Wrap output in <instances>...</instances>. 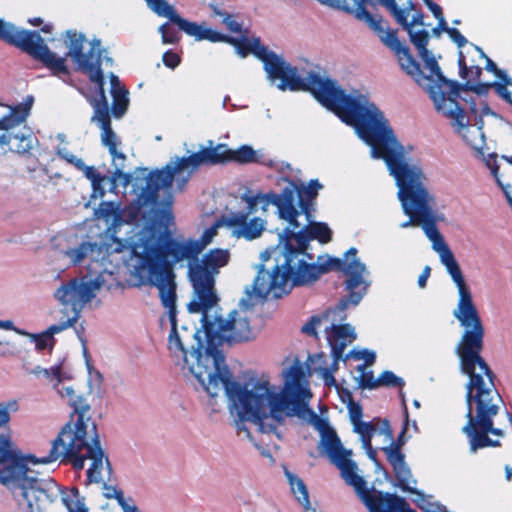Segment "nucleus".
<instances>
[{
  "mask_svg": "<svg viewBox=\"0 0 512 512\" xmlns=\"http://www.w3.org/2000/svg\"><path fill=\"white\" fill-rule=\"evenodd\" d=\"M264 69L277 89L310 92L343 122L354 126L360 138L371 147V156L383 159L395 178L403 212L409 217L400 227L420 225L428 197L427 177L419 164L405 160L404 148L379 108L366 95L346 94L336 80L320 71L299 69V66H264Z\"/></svg>",
  "mask_w": 512,
  "mask_h": 512,
  "instance_id": "1",
  "label": "nucleus"
},
{
  "mask_svg": "<svg viewBox=\"0 0 512 512\" xmlns=\"http://www.w3.org/2000/svg\"><path fill=\"white\" fill-rule=\"evenodd\" d=\"M433 203L434 196L428 191L420 225L458 288L459 301L454 317L465 328L456 347L461 371L469 376L466 384L467 422L462 431H502L494 427L493 420L503 400L495 387L493 372L481 357L484 328L459 264L437 228Z\"/></svg>",
  "mask_w": 512,
  "mask_h": 512,
  "instance_id": "2",
  "label": "nucleus"
},
{
  "mask_svg": "<svg viewBox=\"0 0 512 512\" xmlns=\"http://www.w3.org/2000/svg\"><path fill=\"white\" fill-rule=\"evenodd\" d=\"M247 287V298L240 300L241 310H233L228 318L224 319L219 313L218 297L209 304L202 302H189L187 309L190 313H201L202 329L205 342L201 339V330L194 326L177 323L176 300H173V308L163 306L167 310L171 331L168 336V348L173 357L183 362V367L198 380L204 390L215 397L221 390L225 395L229 393L230 384H237L229 371L225 357L220 350L224 342L240 343L251 340L253 332L250 326L248 308L252 306V298H266L268 296L257 295L253 289ZM272 297V293H269Z\"/></svg>",
  "mask_w": 512,
  "mask_h": 512,
  "instance_id": "3",
  "label": "nucleus"
},
{
  "mask_svg": "<svg viewBox=\"0 0 512 512\" xmlns=\"http://www.w3.org/2000/svg\"><path fill=\"white\" fill-rule=\"evenodd\" d=\"M306 219L308 224L298 231L299 222L298 227L289 223L284 229L282 238L285 245L276 257V264L271 271L261 266L254 280V291L260 296L272 293L274 298H280L295 286L311 284L329 271H341L346 277L344 286L348 295L340 299L339 309L357 306L371 284L368 280L370 272L357 258V249L351 247L344 259L319 256L316 263L309 262L313 260V256L307 253L309 241L318 240L326 244L332 239V231L324 222H313L311 217Z\"/></svg>",
  "mask_w": 512,
  "mask_h": 512,
  "instance_id": "4",
  "label": "nucleus"
},
{
  "mask_svg": "<svg viewBox=\"0 0 512 512\" xmlns=\"http://www.w3.org/2000/svg\"><path fill=\"white\" fill-rule=\"evenodd\" d=\"M285 383L282 389L272 385L265 378H252L244 384H230L226 395L231 409L239 418L237 429L247 434L245 422L249 421L258 427L261 433L276 434L278 427L286 417L300 416L310 411L307 406L311 393L301 384L304 377L302 367L296 363L284 374Z\"/></svg>",
  "mask_w": 512,
  "mask_h": 512,
  "instance_id": "5",
  "label": "nucleus"
},
{
  "mask_svg": "<svg viewBox=\"0 0 512 512\" xmlns=\"http://www.w3.org/2000/svg\"><path fill=\"white\" fill-rule=\"evenodd\" d=\"M145 181V186L136 199L124 208L121 207L120 202L103 201L95 211L96 216L108 224L107 231L110 233L108 249L112 252L129 249L137 258L134 275L140 281L141 274L138 267L142 265L144 259L135 251V245L142 242V236L148 227L158 229V223L169 222L173 218L170 210L172 201L168 196H165L164 201L160 199L163 188L158 178L154 176V171L148 173Z\"/></svg>",
  "mask_w": 512,
  "mask_h": 512,
  "instance_id": "6",
  "label": "nucleus"
},
{
  "mask_svg": "<svg viewBox=\"0 0 512 512\" xmlns=\"http://www.w3.org/2000/svg\"><path fill=\"white\" fill-rule=\"evenodd\" d=\"M419 87L428 93L435 110L447 117L455 132L473 149H481L485 143L483 121L469 125L465 111L480 116L493 114L480 95H473L463 85L447 79L440 66H401Z\"/></svg>",
  "mask_w": 512,
  "mask_h": 512,
  "instance_id": "7",
  "label": "nucleus"
},
{
  "mask_svg": "<svg viewBox=\"0 0 512 512\" xmlns=\"http://www.w3.org/2000/svg\"><path fill=\"white\" fill-rule=\"evenodd\" d=\"M215 234V228L211 227L203 232L200 239L178 240L166 230L148 227L142 242L134 247L144 259L139 267L141 284L157 287L162 305L173 308V300H177L173 265L184 260H197Z\"/></svg>",
  "mask_w": 512,
  "mask_h": 512,
  "instance_id": "8",
  "label": "nucleus"
},
{
  "mask_svg": "<svg viewBox=\"0 0 512 512\" xmlns=\"http://www.w3.org/2000/svg\"><path fill=\"white\" fill-rule=\"evenodd\" d=\"M58 393L67 398L73 408L71 421L60 431L52 442L48 455L41 457L42 464L56 461L60 456L67 459L76 470L84 468L85 460L92 461L87 470L90 482L100 483L104 469V451L101 448L96 424L87 416L90 405L84 397L77 395L72 387L58 389Z\"/></svg>",
  "mask_w": 512,
  "mask_h": 512,
  "instance_id": "9",
  "label": "nucleus"
},
{
  "mask_svg": "<svg viewBox=\"0 0 512 512\" xmlns=\"http://www.w3.org/2000/svg\"><path fill=\"white\" fill-rule=\"evenodd\" d=\"M0 39L18 47L42 64H108L112 62L101 41H88L85 34L74 29L61 32L49 43L38 31L16 27L0 19Z\"/></svg>",
  "mask_w": 512,
  "mask_h": 512,
  "instance_id": "10",
  "label": "nucleus"
},
{
  "mask_svg": "<svg viewBox=\"0 0 512 512\" xmlns=\"http://www.w3.org/2000/svg\"><path fill=\"white\" fill-rule=\"evenodd\" d=\"M242 200L245 201L246 211L231 212L225 217L227 226L233 229V235L237 238L248 240L255 239L261 235L265 229V221L260 218L248 220L249 215L257 212L258 206L266 211L269 205L277 207L278 215L281 219L298 227V210L295 207V187L293 185L285 186L281 193L269 192L266 194L258 193L256 195L244 194Z\"/></svg>",
  "mask_w": 512,
  "mask_h": 512,
  "instance_id": "11",
  "label": "nucleus"
},
{
  "mask_svg": "<svg viewBox=\"0 0 512 512\" xmlns=\"http://www.w3.org/2000/svg\"><path fill=\"white\" fill-rule=\"evenodd\" d=\"M226 162H229V148L225 144H218L215 147H203L188 157L175 156L163 169L154 170V176L162 185L163 195L168 196L171 201L170 191L173 183L179 191H182L199 167Z\"/></svg>",
  "mask_w": 512,
  "mask_h": 512,
  "instance_id": "12",
  "label": "nucleus"
},
{
  "mask_svg": "<svg viewBox=\"0 0 512 512\" xmlns=\"http://www.w3.org/2000/svg\"><path fill=\"white\" fill-rule=\"evenodd\" d=\"M211 17L218 19L229 32L237 36L227 35L228 38L236 41V44H230L234 48V52L240 59H245L249 55H253L263 64H287L282 53H279L267 45H265L260 37L253 35L244 27L238 15L227 11L217 4L209 5Z\"/></svg>",
  "mask_w": 512,
  "mask_h": 512,
  "instance_id": "13",
  "label": "nucleus"
},
{
  "mask_svg": "<svg viewBox=\"0 0 512 512\" xmlns=\"http://www.w3.org/2000/svg\"><path fill=\"white\" fill-rule=\"evenodd\" d=\"M115 282L116 278L113 272L107 269L95 270L94 275L90 268L87 274L62 282L54 291L53 296L61 306L83 310L102 288L110 290Z\"/></svg>",
  "mask_w": 512,
  "mask_h": 512,
  "instance_id": "14",
  "label": "nucleus"
},
{
  "mask_svg": "<svg viewBox=\"0 0 512 512\" xmlns=\"http://www.w3.org/2000/svg\"><path fill=\"white\" fill-rule=\"evenodd\" d=\"M310 412L313 415V425L320 434L319 448L321 452L340 470L344 481L352 486L356 493H359L367 486V483L357 474V465L351 459V450L343 447L336 431L326 419L318 417L312 411Z\"/></svg>",
  "mask_w": 512,
  "mask_h": 512,
  "instance_id": "15",
  "label": "nucleus"
},
{
  "mask_svg": "<svg viewBox=\"0 0 512 512\" xmlns=\"http://www.w3.org/2000/svg\"><path fill=\"white\" fill-rule=\"evenodd\" d=\"M230 260L227 249H211L201 260L188 261V276L193 287V299L190 302H202L207 305L217 297L215 293V276L220 268L226 266Z\"/></svg>",
  "mask_w": 512,
  "mask_h": 512,
  "instance_id": "16",
  "label": "nucleus"
},
{
  "mask_svg": "<svg viewBox=\"0 0 512 512\" xmlns=\"http://www.w3.org/2000/svg\"><path fill=\"white\" fill-rule=\"evenodd\" d=\"M33 97L28 96L23 103L9 107V113L0 118V156L7 152L17 154L29 153L37 142L31 130L27 127L17 132L10 130L25 122L33 104Z\"/></svg>",
  "mask_w": 512,
  "mask_h": 512,
  "instance_id": "17",
  "label": "nucleus"
},
{
  "mask_svg": "<svg viewBox=\"0 0 512 512\" xmlns=\"http://www.w3.org/2000/svg\"><path fill=\"white\" fill-rule=\"evenodd\" d=\"M380 4L389 10L395 20L408 31L411 42L425 64H437L438 60L427 49L429 32L425 27L428 25L424 23L422 13L414 9L412 0H406L402 5H399L396 0H380Z\"/></svg>",
  "mask_w": 512,
  "mask_h": 512,
  "instance_id": "18",
  "label": "nucleus"
},
{
  "mask_svg": "<svg viewBox=\"0 0 512 512\" xmlns=\"http://www.w3.org/2000/svg\"><path fill=\"white\" fill-rule=\"evenodd\" d=\"M17 410L15 401L0 402V479L29 469V464H42L41 457L23 455L11 442L9 431L10 411Z\"/></svg>",
  "mask_w": 512,
  "mask_h": 512,
  "instance_id": "19",
  "label": "nucleus"
},
{
  "mask_svg": "<svg viewBox=\"0 0 512 512\" xmlns=\"http://www.w3.org/2000/svg\"><path fill=\"white\" fill-rule=\"evenodd\" d=\"M51 70V74L62 79L64 82L76 86L72 73H81L87 76L92 83L95 84L96 93L99 99L92 102L93 116L92 122H95L99 128L111 125L109 114V105L105 95L104 84L105 78L101 66H47Z\"/></svg>",
  "mask_w": 512,
  "mask_h": 512,
  "instance_id": "20",
  "label": "nucleus"
},
{
  "mask_svg": "<svg viewBox=\"0 0 512 512\" xmlns=\"http://www.w3.org/2000/svg\"><path fill=\"white\" fill-rule=\"evenodd\" d=\"M30 473L32 471L27 469L10 476L6 474L0 483L12 491L19 512H43L42 504L48 495L41 481Z\"/></svg>",
  "mask_w": 512,
  "mask_h": 512,
  "instance_id": "21",
  "label": "nucleus"
},
{
  "mask_svg": "<svg viewBox=\"0 0 512 512\" xmlns=\"http://www.w3.org/2000/svg\"><path fill=\"white\" fill-rule=\"evenodd\" d=\"M357 7L353 11V15L361 21H364L371 30L377 35L380 41L392 50L400 60H408L409 64H416L409 55L408 48L400 42L396 31L385 25L382 18L373 17L365 8L370 0H356ZM380 3V0H378Z\"/></svg>",
  "mask_w": 512,
  "mask_h": 512,
  "instance_id": "22",
  "label": "nucleus"
},
{
  "mask_svg": "<svg viewBox=\"0 0 512 512\" xmlns=\"http://www.w3.org/2000/svg\"><path fill=\"white\" fill-rule=\"evenodd\" d=\"M460 74L464 78L468 71L473 72V69L476 70L478 74V78H481L482 69L480 66H459ZM484 70L494 75L497 80L488 82L481 81L476 86L467 82L464 87L467 88L470 93L475 92V95H480L482 92H486L489 88H493L495 92L505 101L509 102L512 105V82L508 78V75L503 71L498 69V66H484Z\"/></svg>",
  "mask_w": 512,
  "mask_h": 512,
  "instance_id": "23",
  "label": "nucleus"
},
{
  "mask_svg": "<svg viewBox=\"0 0 512 512\" xmlns=\"http://www.w3.org/2000/svg\"><path fill=\"white\" fill-rule=\"evenodd\" d=\"M108 244L109 242L102 245L97 242L82 241L76 246L64 250L63 254L75 266L88 261V270L91 268L95 275V270H103V262L109 254L113 253L108 249Z\"/></svg>",
  "mask_w": 512,
  "mask_h": 512,
  "instance_id": "24",
  "label": "nucleus"
},
{
  "mask_svg": "<svg viewBox=\"0 0 512 512\" xmlns=\"http://www.w3.org/2000/svg\"><path fill=\"white\" fill-rule=\"evenodd\" d=\"M387 460L393 468L397 479V486L403 491L417 493L415 490L416 480L413 479L411 470L405 462V455L401 452L400 445L392 443L384 447Z\"/></svg>",
  "mask_w": 512,
  "mask_h": 512,
  "instance_id": "25",
  "label": "nucleus"
},
{
  "mask_svg": "<svg viewBox=\"0 0 512 512\" xmlns=\"http://www.w3.org/2000/svg\"><path fill=\"white\" fill-rule=\"evenodd\" d=\"M324 332L331 347L333 366L336 369L338 361L343 358L344 350L356 339L355 330L349 324L336 325L332 323L324 326Z\"/></svg>",
  "mask_w": 512,
  "mask_h": 512,
  "instance_id": "26",
  "label": "nucleus"
},
{
  "mask_svg": "<svg viewBox=\"0 0 512 512\" xmlns=\"http://www.w3.org/2000/svg\"><path fill=\"white\" fill-rule=\"evenodd\" d=\"M172 23L176 24L180 30L193 37L196 41L206 40L212 43L236 44V41L228 38L227 34L208 26L204 22H191L178 15Z\"/></svg>",
  "mask_w": 512,
  "mask_h": 512,
  "instance_id": "27",
  "label": "nucleus"
},
{
  "mask_svg": "<svg viewBox=\"0 0 512 512\" xmlns=\"http://www.w3.org/2000/svg\"><path fill=\"white\" fill-rule=\"evenodd\" d=\"M450 39L457 44L459 48L458 64H467L484 60L486 64H495L478 46L468 43L467 39L456 28H450L447 33Z\"/></svg>",
  "mask_w": 512,
  "mask_h": 512,
  "instance_id": "28",
  "label": "nucleus"
},
{
  "mask_svg": "<svg viewBox=\"0 0 512 512\" xmlns=\"http://www.w3.org/2000/svg\"><path fill=\"white\" fill-rule=\"evenodd\" d=\"M110 80V93L112 96L111 112L115 118H122L129 106V92L121 83L118 76L113 73L109 76Z\"/></svg>",
  "mask_w": 512,
  "mask_h": 512,
  "instance_id": "29",
  "label": "nucleus"
},
{
  "mask_svg": "<svg viewBox=\"0 0 512 512\" xmlns=\"http://www.w3.org/2000/svg\"><path fill=\"white\" fill-rule=\"evenodd\" d=\"M283 181L287 182L286 186L293 185L295 187V196L299 197V205L301 208V213H304L306 218H310L311 210L310 207L312 205V200L316 198L318 191L322 188V185L318 180H311L307 186L301 185L298 186L294 182L288 181L283 178ZM300 214V212L298 211Z\"/></svg>",
  "mask_w": 512,
  "mask_h": 512,
  "instance_id": "30",
  "label": "nucleus"
},
{
  "mask_svg": "<svg viewBox=\"0 0 512 512\" xmlns=\"http://www.w3.org/2000/svg\"><path fill=\"white\" fill-rule=\"evenodd\" d=\"M404 385H405V381L401 377L397 376L392 371H388V370L384 371L378 377V387H380V386L398 387L400 389L399 396L401 398L403 409H404L405 421H404V427L399 435L398 442H402V438H403L404 434L406 433L408 426H409V414H408V409L406 406L405 395L402 391V388L404 387Z\"/></svg>",
  "mask_w": 512,
  "mask_h": 512,
  "instance_id": "31",
  "label": "nucleus"
},
{
  "mask_svg": "<svg viewBox=\"0 0 512 512\" xmlns=\"http://www.w3.org/2000/svg\"><path fill=\"white\" fill-rule=\"evenodd\" d=\"M339 305H340V302L336 305V307L334 309L328 310L322 315L312 316L311 319L309 320V322H307L302 327V332L309 336L317 337V329L321 328L324 323H327L330 320V318L332 321L344 320L346 318L345 311L351 305H349L347 308H345L343 310L339 309Z\"/></svg>",
  "mask_w": 512,
  "mask_h": 512,
  "instance_id": "32",
  "label": "nucleus"
},
{
  "mask_svg": "<svg viewBox=\"0 0 512 512\" xmlns=\"http://www.w3.org/2000/svg\"><path fill=\"white\" fill-rule=\"evenodd\" d=\"M56 316L57 322L50 326L52 332L61 333L73 327L80 318L82 310L70 306H61Z\"/></svg>",
  "mask_w": 512,
  "mask_h": 512,
  "instance_id": "33",
  "label": "nucleus"
},
{
  "mask_svg": "<svg viewBox=\"0 0 512 512\" xmlns=\"http://www.w3.org/2000/svg\"><path fill=\"white\" fill-rule=\"evenodd\" d=\"M100 129L101 144L108 149L109 154L112 157V161H126L125 154L118 150V146L121 144V140L112 129V126L109 125Z\"/></svg>",
  "mask_w": 512,
  "mask_h": 512,
  "instance_id": "34",
  "label": "nucleus"
},
{
  "mask_svg": "<svg viewBox=\"0 0 512 512\" xmlns=\"http://www.w3.org/2000/svg\"><path fill=\"white\" fill-rule=\"evenodd\" d=\"M285 476L289 482L292 493L295 495L298 502L305 508H310V500L306 485L298 476L294 475L289 470L285 469Z\"/></svg>",
  "mask_w": 512,
  "mask_h": 512,
  "instance_id": "35",
  "label": "nucleus"
},
{
  "mask_svg": "<svg viewBox=\"0 0 512 512\" xmlns=\"http://www.w3.org/2000/svg\"><path fill=\"white\" fill-rule=\"evenodd\" d=\"M229 161L240 164L262 163V155L251 146L242 145L236 150L229 149Z\"/></svg>",
  "mask_w": 512,
  "mask_h": 512,
  "instance_id": "36",
  "label": "nucleus"
},
{
  "mask_svg": "<svg viewBox=\"0 0 512 512\" xmlns=\"http://www.w3.org/2000/svg\"><path fill=\"white\" fill-rule=\"evenodd\" d=\"M31 373L37 376L38 378H44L48 380L53 388L58 392V389H61L60 384L62 383L64 376L62 373L61 365H55L51 368H42L40 366L35 367L31 370Z\"/></svg>",
  "mask_w": 512,
  "mask_h": 512,
  "instance_id": "37",
  "label": "nucleus"
},
{
  "mask_svg": "<svg viewBox=\"0 0 512 512\" xmlns=\"http://www.w3.org/2000/svg\"><path fill=\"white\" fill-rule=\"evenodd\" d=\"M114 172L110 178H108V188L111 192H115L118 187V184L122 185L123 188H127L132 180V176L130 173H125L123 171L125 166V161H116L113 162Z\"/></svg>",
  "mask_w": 512,
  "mask_h": 512,
  "instance_id": "38",
  "label": "nucleus"
},
{
  "mask_svg": "<svg viewBox=\"0 0 512 512\" xmlns=\"http://www.w3.org/2000/svg\"><path fill=\"white\" fill-rule=\"evenodd\" d=\"M149 8L161 17L168 18L171 22L178 16L173 6L169 5L166 0H145Z\"/></svg>",
  "mask_w": 512,
  "mask_h": 512,
  "instance_id": "39",
  "label": "nucleus"
},
{
  "mask_svg": "<svg viewBox=\"0 0 512 512\" xmlns=\"http://www.w3.org/2000/svg\"><path fill=\"white\" fill-rule=\"evenodd\" d=\"M59 334L58 332H52L50 326L42 333L34 335L35 347L39 351H52L55 345L54 335Z\"/></svg>",
  "mask_w": 512,
  "mask_h": 512,
  "instance_id": "40",
  "label": "nucleus"
},
{
  "mask_svg": "<svg viewBox=\"0 0 512 512\" xmlns=\"http://www.w3.org/2000/svg\"><path fill=\"white\" fill-rule=\"evenodd\" d=\"M354 431L360 435L362 446H369L373 435L375 434L376 427L372 422L360 421L353 425Z\"/></svg>",
  "mask_w": 512,
  "mask_h": 512,
  "instance_id": "41",
  "label": "nucleus"
},
{
  "mask_svg": "<svg viewBox=\"0 0 512 512\" xmlns=\"http://www.w3.org/2000/svg\"><path fill=\"white\" fill-rule=\"evenodd\" d=\"M357 369L359 371V376L357 377L359 387L363 389L378 388V378L375 379L371 370H367L365 365H359Z\"/></svg>",
  "mask_w": 512,
  "mask_h": 512,
  "instance_id": "42",
  "label": "nucleus"
},
{
  "mask_svg": "<svg viewBox=\"0 0 512 512\" xmlns=\"http://www.w3.org/2000/svg\"><path fill=\"white\" fill-rule=\"evenodd\" d=\"M321 4L352 14L357 7L356 0H318Z\"/></svg>",
  "mask_w": 512,
  "mask_h": 512,
  "instance_id": "43",
  "label": "nucleus"
},
{
  "mask_svg": "<svg viewBox=\"0 0 512 512\" xmlns=\"http://www.w3.org/2000/svg\"><path fill=\"white\" fill-rule=\"evenodd\" d=\"M346 358H354L356 360H364L365 367L372 365L375 362L376 354L374 351H370L368 349L363 350H351Z\"/></svg>",
  "mask_w": 512,
  "mask_h": 512,
  "instance_id": "44",
  "label": "nucleus"
},
{
  "mask_svg": "<svg viewBox=\"0 0 512 512\" xmlns=\"http://www.w3.org/2000/svg\"><path fill=\"white\" fill-rule=\"evenodd\" d=\"M56 154L59 158L65 160L67 163L73 165L77 169L84 167L83 160L71 153L66 147H57Z\"/></svg>",
  "mask_w": 512,
  "mask_h": 512,
  "instance_id": "45",
  "label": "nucleus"
},
{
  "mask_svg": "<svg viewBox=\"0 0 512 512\" xmlns=\"http://www.w3.org/2000/svg\"><path fill=\"white\" fill-rule=\"evenodd\" d=\"M103 495L107 499H116L118 505L121 507L123 506L127 500L125 499L123 492L119 489H117L115 486L108 485L105 482L103 483Z\"/></svg>",
  "mask_w": 512,
  "mask_h": 512,
  "instance_id": "46",
  "label": "nucleus"
},
{
  "mask_svg": "<svg viewBox=\"0 0 512 512\" xmlns=\"http://www.w3.org/2000/svg\"><path fill=\"white\" fill-rule=\"evenodd\" d=\"M62 501L68 509V512H87L84 504L72 495H64Z\"/></svg>",
  "mask_w": 512,
  "mask_h": 512,
  "instance_id": "47",
  "label": "nucleus"
},
{
  "mask_svg": "<svg viewBox=\"0 0 512 512\" xmlns=\"http://www.w3.org/2000/svg\"><path fill=\"white\" fill-rule=\"evenodd\" d=\"M348 413H349L350 421L353 425L355 423L362 421L363 412H362V407L359 403L350 401L348 404Z\"/></svg>",
  "mask_w": 512,
  "mask_h": 512,
  "instance_id": "48",
  "label": "nucleus"
},
{
  "mask_svg": "<svg viewBox=\"0 0 512 512\" xmlns=\"http://www.w3.org/2000/svg\"><path fill=\"white\" fill-rule=\"evenodd\" d=\"M490 170H491V173L494 176L496 182L502 188V190H503L504 194L506 195L508 201L512 204V197L510 195L511 185H509V184L504 185L502 183V181H501V179L499 178V175H498L499 167L497 165L490 166Z\"/></svg>",
  "mask_w": 512,
  "mask_h": 512,
  "instance_id": "49",
  "label": "nucleus"
},
{
  "mask_svg": "<svg viewBox=\"0 0 512 512\" xmlns=\"http://www.w3.org/2000/svg\"><path fill=\"white\" fill-rule=\"evenodd\" d=\"M108 178H110V176H102V179L97 181V183L91 182L93 189L92 197L97 198L103 197L105 195V188L103 186V183H106L108 185Z\"/></svg>",
  "mask_w": 512,
  "mask_h": 512,
  "instance_id": "50",
  "label": "nucleus"
},
{
  "mask_svg": "<svg viewBox=\"0 0 512 512\" xmlns=\"http://www.w3.org/2000/svg\"><path fill=\"white\" fill-rule=\"evenodd\" d=\"M159 32L162 35L163 42L165 43H172L175 41V35L172 31V27L170 24L166 23L159 27Z\"/></svg>",
  "mask_w": 512,
  "mask_h": 512,
  "instance_id": "51",
  "label": "nucleus"
},
{
  "mask_svg": "<svg viewBox=\"0 0 512 512\" xmlns=\"http://www.w3.org/2000/svg\"><path fill=\"white\" fill-rule=\"evenodd\" d=\"M80 171L84 172V175L87 179H89L91 182H96L102 179V175L96 171V169L92 166H86L84 164V167L79 169Z\"/></svg>",
  "mask_w": 512,
  "mask_h": 512,
  "instance_id": "52",
  "label": "nucleus"
},
{
  "mask_svg": "<svg viewBox=\"0 0 512 512\" xmlns=\"http://www.w3.org/2000/svg\"><path fill=\"white\" fill-rule=\"evenodd\" d=\"M163 62L164 64H179L180 58L177 53L167 51L163 54Z\"/></svg>",
  "mask_w": 512,
  "mask_h": 512,
  "instance_id": "53",
  "label": "nucleus"
},
{
  "mask_svg": "<svg viewBox=\"0 0 512 512\" xmlns=\"http://www.w3.org/2000/svg\"><path fill=\"white\" fill-rule=\"evenodd\" d=\"M431 269L429 266H425L422 273L420 274L418 278V285L420 288L426 287L427 280L430 276Z\"/></svg>",
  "mask_w": 512,
  "mask_h": 512,
  "instance_id": "54",
  "label": "nucleus"
},
{
  "mask_svg": "<svg viewBox=\"0 0 512 512\" xmlns=\"http://www.w3.org/2000/svg\"><path fill=\"white\" fill-rule=\"evenodd\" d=\"M322 377L327 386H331L336 383V380H335L332 372L328 368L322 369Z\"/></svg>",
  "mask_w": 512,
  "mask_h": 512,
  "instance_id": "55",
  "label": "nucleus"
},
{
  "mask_svg": "<svg viewBox=\"0 0 512 512\" xmlns=\"http://www.w3.org/2000/svg\"><path fill=\"white\" fill-rule=\"evenodd\" d=\"M448 30H450V28L447 26L446 21H445V24H443V25H441L440 21H438L437 26L432 29V33L434 36L440 37L443 32L448 33Z\"/></svg>",
  "mask_w": 512,
  "mask_h": 512,
  "instance_id": "56",
  "label": "nucleus"
},
{
  "mask_svg": "<svg viewBox=\"0 0 512 512\" xmlns=\"http://www.w3.org/2000/svg\"><path fill=\"white\" fill-rule=\"evenodd\" d=\"M123 512H141L135 504H130L128 501L121 506Z\"/></svg>",
  "mask_w": 512,
  "mask_h": 512,
  "instance_id": "57",
  "label": "nucleus"
},
{
  "mask_svg": "<svg viewBox=\"0 0 512 512\" xmlns=\"http://www.w3.org/2000/svg\"><path fill=\"white\" fill-rule=\"evenodd\" d=\"M363 448L366 450L368 457L376 462V451L373 449L372 444L370 443V447L363 446Z\"/></svg>",
  "mask_w": 512,
  "mask_h": 512,
  "instance_id": "58",
  "label": "nucleus"
},
{
  "mask_svg": "<svg viewBox=\"0 0 512 512\" xmlns=\"http://www.w3.org/2000/svg\"><path fill=\"white\" fill-rule=\"evenodd\" d=\"M28 23L32 26H41V25H43L44 21L40 17H34V18H29Z\"/></svg>",
  "mask_w": 512,
  "mask_h": 512,
  "instance_id": "59",
  "label": "nucleus"
},
{
  "mask_svg": "<svg viewBox=\"0 0 512 512\" xmlns=\"http://www.w3.org/2000/svg\"><path fill=\"white\" fill-rule=\"evenodd\" d=\"M0 328L11 330L13 328V322L10 320L2 321L0 320Z\"/></svg>",
  "mask_w": 512,
  "mask_h": 512,
  "instance_id": "60",
  "label": "nucleus"
},
{
  "mask_svg": "<svg viewBox=\"0 0 512 512\" xmlns=\"http://www.w3.org/2000/svg\"><path fill=\"white\" fill-rule=\"evenodd\" d=\"M53 30L52 24H45L42 26L41 31L45 34H50Z\"/></svg>",
  "mask_w": 512,
  "mask_h": 512,
  "instance_id": "61",
  "label": "nucleus"
},
{
  "mask_svg": "<svg viewBox=\"0 0 512 512\" xmlns=\"http://www.w3.org/2000/svg\"><path fill=\"white\" fill-rule=\"evenodd\" d=\"M505 474H506L507 481H510L512 478V467L511 466H509V465L505 466Z\"/></svg>",
  "mask_w": 512,
  "mask_h": 512,
  "instance_id": "62",
  "label": "nucleus"
},
{
  "mask_svg": "<svg viewBox=\"0 0 512 512\" xmlns=\"http://www.w3.org/2000/svg\"><path fill=\"white\" fill-rule=\"evenodd\" d=\"M105 465H106V469H107L108 473L110 474L112 469H111V465H110L108 458H105Z\"/></svg>",
  "mask_w": 512,
  "mask_h": 512,
  "instance_id": "63",
  "label": "nucleus"
},
{
  "mask_svg": "<svg viewBox=\"0 0 512 512\" xmlns=\"http://www.w3.org/2000/svg\"><path fill=\"white\" fill-rule=\"evenodd\" d=\"M57 138H58L61 142H64L66 137H65V135H64V134L60 133V134H58V135H57Z\"/></svg>",
  "mask_w": 512,
  "mask_h": 512,
  "instance_id": "64",
  "label": "nucleus"
}]
</instances>
